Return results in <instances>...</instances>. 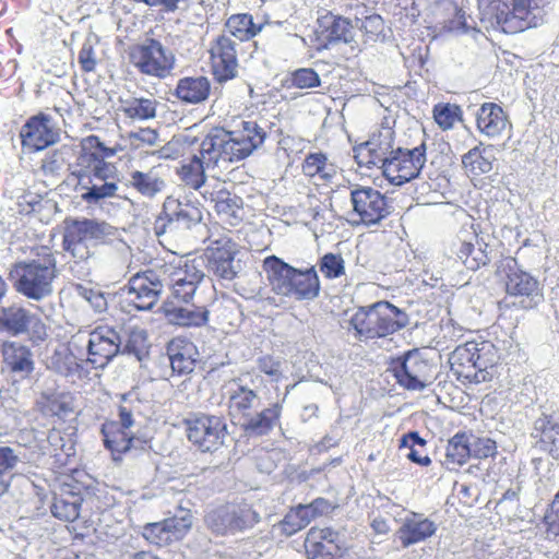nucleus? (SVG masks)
I'll list each match as a JSON object with an SVG mask.
<instances>
[{"mask_svg": "<svg viewBox=\"0 0 559 559\" xmlns=\"http://www.w3.org/2000/svg\"><path fill=\"white\" fill-rule=\"evenodd\" d=\"M265 139V130L255 120L239 118L228 129L212 128L203 139V153L209 164L239 163L262 146Z\"/></svg>", "mask_w": 559, "mask_h": 559, "instance_id": "nucleus-1", "label": "nucleus"}, {"mask_svg": "<svg viewBox=\"0 0 559 559\" xmlns=\"http://www.w3.org/2000/svg\"><path fill=\"white\" fill-rule=\"evenodd\" d=\"M481 22L506 34H518L544 23L543 0H478Z\"/></svg>", "mask_w": 559, "mask_h": 559, "instance_id": "nucleus-2", "label": "nucleus"}, {"mask_svg": "<svg viewBox=\"0 0 559 559\" xmlns=\"http://www.w3.org/2000/svg\"><path fill=\"white\" fill-rule=\"evenodd\" d=\"M115 150L106 147L97 135H88L82 144V152L79 157V165L86 169L78 174L79 186L85 192L81 194L82 200L87 203L97 202L116 194L117 183L107 182L109 164L106 157L114 156Z\"/></svg>", "mask_w": 559, "mask_h": 559, "instance_id": "nucleus-3", "label": "nucleus"}, {"mask_svg": "<svg viewBox=\"0 0 559 559\" xmlns=\"http://www.w3.org/2000/svg\"><path fill=\"white\" fill-rule=\"evenodd\" d=\"M500 360V350L487 340H472L460 344L449 357L451 372L464 385L490 381L491 371Z\"/></svg>", "mask_w": 559, "mask_h": 559, "instance_id": "nucleus-4", "label": "nucleus"}, {"mask_svg": "<svg viewBox=\"0 0 559 559\" xmlns=\"http://www.w3.org/2000/svg\"><path fill=\"white\" fill-rule=\"evenodd\" d=\"M262 267L271 290L277 296L312 300L320 294L321 285L314 266L300 270L276 255H269L263 260Z\"/></svg>", "mask_w": 559, "mask_h": 559, "instance_id": "nucleus-5", "label": "nucleus"}, {"mask_svg": "<svg viewBox=\"0 0 559 559\" xmlns=\"http://www.w3.org/2000/svg\"><path fill=\"white\" fill-rule=\"evenodd\" d=\"M57 276V260L51 252L45 253L40 259L16 262L9 272L14 289L35 301L52 295Z\"/></svg>", "mask_w": 559, "mask_h": 559, "instance_id": "nucleus-6", "label": "nucleus"}, {"mask_svg": "<svg viewBox=\"0 0 559 559\" xmlns=\"http://www.w3.org/2000/svg\"><path fill=\"white\" fill-rule=\"evenodd\" d=\"M349 324L359 341L383 338L402 330L407 316L389 301H377L358 308Z\"/></svg>", "mask_w": 559, "mask_h": 559, "instance_id": "nucleus-7", "label": "nucleus"}, {"mask_svg": "<svg viewBox=\"0 0 559 559\" xmlns=\"http://www.w3.org/2000/svg\"><path fill=\"white\" fill-rule=\"evenodd\" d=\"M259 522V512L246 500L226 502L211 509L204 515L206 527L221 536L250 530Z\"/></svg>", "mask_w": 559, "mask_h": 559, "instance_id": "nucleus-8", "label": "nucleus"}, {"mask_svg": "<svg viewBox=\"0 0 559 559\" xmlns=\"http://www.w3.org/2000/svg\"><path fill=\"white\" fill-rule=\"evenodd\" d=\"M128 58L139 73L156 79L170 75L176 64L173 51L155 38H146L142 43L131 45Z\"/></svg>", "mask_w": 559, "mask_h": 559, "instance_id": "nucleus-9", "label": "nucleus"}, {"mask_svg": "<svg viewBox=\"0 0 559 559\" xmlns=\"http://www.w3.org/2000/svg\"><path fill=\"white\" fill-rule=\"evenodd\" d=\"M188 441L201 453H214L219 450L228 436L226 420L211 414H192L183 419Z\"/></svg>", "mask_w": 559, "mask_h": 559, "instance_id": "nucleus-10", "label": "nucleus"}, {"mask_svg": "<svg viewBox=\"0 0 559 559\" xmlns=\"http://www.w3.org/2000/svg\"><path fill=\"white\" fill-rule=\"evenodd\" d=\"M192 511L179 507L173 516L144 524L141 528V536L147 544L165 548L182 542L192 530Z\"/></svg>", "mask_w": 559, "mask_h": 559, "instance_id": "nucleus-11", "label": "nucleus"}, {"mask_svg": "<svg viewBox=\"0 0 559 559\" xmlns=\"http://www.w3.org/2000/svg\"><path fill=\"white\" fill-rule=\"evenodd\" d=\"M426 155L425 140L414 147H393L382 174L391 183L402 186L419 176L427 160Z\"/></svg>", "mask_w": 559, "mask_h": 559, "instance_id": "nucleus-12", "label": "nucleus"}, {"mask_svg": "<svg viewBox=\"0 0 559 559\" xmlns=\"http://www.w3.org/2000/svg\"><path fill=\"white\" fill-rule=\"evenodd\" d=\"M81 478H87V475L83 471H73L53 496L50 511L56 519L70 523L79 519L82 504L90 496V486Z\"/></svg>", "mask_w": 559, "mask_h": 559, "instance_id": "nucleus-13", "label": "nucleus"}, {"mask_svg": "<svg viewBox=\"0 0 559 559\" xmlns=\"http://www.w3.org/2000/svg\"><path fill=\"white\" fill-rule=\"evenodd\" d=\"M483 234L481 223L475 219L457 233L453 245L454 254L467 270L477 271L490 263L489 243L485 241Z\"/></svg>", "mask_w": 559, "mask_h": 559, "instance_id": "nucleus-14", "label": "nucleus"}, {"mask_svg": "<svg viewBox=\"0 0 559 559\" xmlns=\"http://www.w3.org/2000/svg\"><path fill=\"white\" fill-rule=\"evenodd\" d=\"M134 407L127 395L118 406L119 420H110L103 425L102 432L106 448L111 452L114 460H120L133 444L134 436L130 431L133 426Z\"/></svg>", "mask_w": 559, "mask_h": 559, "instance_id": "nucleus-15", "label": "nucleus"}, {"mask_svg": "<svg viewBox=\"0 0 559 559\" xmlns=\"http://www.w3.org/2000/svg\"><path fill=\"white\" fill-rule=\"evenodd\" d=\"M106 225L94 219H66L62 248L73 258L86 260L90 257L87 241L98 240L106 235Z\"/></svg>", "mask_w": 559, "mask_h": 559, "instance_id": "nucleus-16", "label": "nucleus"}, {"mask_svg": "<svg viewBox=\"0 0 559 559\" xmlns=\"http://www.w3.org/2000/svg\"><path fill=\"white\" fill-rule=\"evenodd\" d=\"M350 201L352 215L357 217L355 221L357 224L374 225L390 213L386 198L372 187L357 186L350 191Z\"/></svg>", "mask_w": 559, "mask_h": 559, "instance_id": "nucleus-17", "label": "nucleus"}, {"mask_svg": "<svg viewBox=\"0 0 559 559\" xmlns=\"http://www.w3.org/2000/svg\"><path fill=\"white\" fill-rule=\"evenodd\" d=\"M237 43L228 35H218L210 45V68L217 83H225L238 75Z\"/></svg>", "mask_w": 559, "mask_h": 559, "instance_id": "nucleus-18", "label": "nucleus"}, {"mask_svg": "<svg viewBox=\"0 0 559 559\" xmlns=\"http://www.w3.org/2000/svg\"><path fill=\"white\" fill-rule=\"evenodd\" d=\"M396 382L408 391H421L432 378V366L418 353H407L391 365Z\"/></svg>", "mask_w": 559, "mask_h": 559, "instance_id": "nucleus-19", "label": "nucleus"}, {"mask_svg": "<svg viewBox=\"0 0 559 559\" xmlns=\"http://www.w3.org/2000/svg\"><path fill=\"white\" fill-rule=\"evenodd\" d=\"M394 131L392 129H381L373 132L369 139L353 147L355 162L359 167L368 169L381 166L384 170V164L394 147Z\"/></svg>", "mask_w": 559, "mask_h": 559, "instance_id": "nucleus-20", "label": "nucleus"}, {"mask_svg": "<svg viewBox=\"0 0 559 559\" xmlns=\"http://www.w3.org/2000/svg\"><path fill=\"white\" fill-rule=\"evenodd\" d=\"M237 242L223 235L205 249L206 269L217 281H233L237 276L235 258L238 253Z\"/></svg>", "mask_w": 559, "mask_h": 559, "instance_id": "nucleus-21", "label": "nucleus"}, {"mask_svg": "<svg viewBox=\"0 0 559 559\" xmlns=\"http://www.w3.org/2000/svg\"><path fill=\"white\" fill-rule=\"evenodd\" d=\"M314 36L317 48L328 49L335 44L350 43L354 39V26L349 19L325 11L317 19Z\"/></svg>", "mask_w": 559, "mask_h": 559, "instance_id": "nucleus-22", "label": "nucleus"}, {"mask_svg": "<svg viewBox=\"0 0 559 559\" xmlns=\"http://www.w3.org/2000/svg\"><path fill=\"white\" fill-rule=\"evenodd\" d=\"M304 548L307 559H340L344 554L340 533L329 526H312Z\"/></svg>", "mask_w": 559, "mask_h": 559, "instance_id": "nucleus-23", "label": "nucleus"}, {"mask_svg": "<svg viewBox=\"0 0 559 559\" xmlns=\"http://www.w3.org/2000/svg\"><path fill=\"white\" fill-rule=\"evenodd\" d=\"M162 289V280L155 271L136 273L128 283V301L136 310H148L158 301Z\"/></svg>", "mask_w": 559, "mask_h": 559, "instance_id": "nucleus-24", "label": "nucleus"}, {"mask_svg": "<svg viewBox=\"0 0 559 559\" xmlns=\"http://www.w3.org/2000/svg\"><path fill=\"white\" fill-rule=\"evenodd\" d=\"M120 337L109 326H97L90 333L87 360L95 368L105 367L119 352Z\"/></svg>", "mask_w": 559, "mask_h": 559, "instance_id": "nucleus-25", "label": "nucleus"}, {"mask_svg": "<svg viewBox=\"0 0 559 559\" xmlns=\"http://www.w3.org/2000/svg\"><path fill=\"white\" fill-rule=\"evenodd\" d=\"M29 326L34 328V332L39 338L46 336L45 324L24 307L11 305L0 308V332H7L16 336L26 333Z\"/></svg>", "mask_w": 559, "mask_h": 559, "instance_id": "nucleus-26", "label": "nucleus"}, {"mask_svg": "<svg viewBox=\"0 0 559 559\" xmlns=\"http://www.w3.org/2000/svg\"><path fill=\"white\" fill-rule=\"evenodd\" d=\"M51 118L39 112L28 118L22 127L20 136L22 145L32 151H41L58 141V133L50 126Z\"/></svg>", "mask_w": 559, "mask_h": 559, "instance_id": "nucleus-27", "label": "nucleus"}, {"mask_svg": "<svg viewBox=\"0 0 559 559\" xmlns=\"http://www.w3.org/2000/svg\"><path fill=\"white\" fill-rule=\"evenodd\" d=\"M437 524L423 513L409 512L395 533L403 548L426 542L437 532Z\"/></svg>", "mask_w": 559, "mask_h": 559, "instance_id": "nucleus-28", "label": "nucleus"}, {"mask_svg": "<svg viewBox=\"0 0 559 559\" xmlns=\"http://www.w3.org/2000/svg\"><path fill=\"white\" fill-rule=\"evenodd\" d=\"M162 269L164 274L169 276L174 297L180 301H189L194 295L203 273L188 262L178 266L164 264Z\"/></svg>", "mask_w": 559, "mask_h": 559, "instance_id": "nucleus-29", "label": "nucleus"}, {"mask_svg": "<svg viewBox=\"0 0 559 559\" xmlns=\"http://www.w3.org/2000/svg\"><path fill=\"white\" fill-rule=\"evenodd\" d=\"M205 200L214 203V211L219 219L227 225L238 226L243 219V201L222 187L218 190H205L202 193Z\"/></svg>", "mask_w": 559, "mask_h": 559, "instance_id": "nucleus-30", "label": "nucleus"}, {"mask_svg": "<svg viewBox=\"0 0 559 559\" xmlns=\"http://www.w3.org/2000/svg\"><path fill=\"white\" fill-rule=\"evenodd\" d=\"M302 175L318 187H329L337 176L338 168L323 152L307 154L301 163Z\"/></svg>", "mask_w": 559, "mask_h": 559, "instance_id": "nucleus-31", "label": "nucleus"}, {"mask_svg": "<svg viewBox=\"0 0 559 559\" xmlns=\"http://www.w3.org/2000/svg\"><path fill=\"white\" fill-rule=\"evenodd\" d=\"M476 128L483 135L496 139L511 128V122L500 105L484 103L476 112Z\"/></svg>", "mask_w": 559, "mask_h": 559, "instance_id": "nucleus-32", "label": "nucleus"}, {"mask_svg": "<svg viewBox=\"0 0 559 559\" xmlns=\"http://www.w3.org/2000/svg\"><path fill=\"white\" fill-rule=\"evenodd\" d=\"M492 148V145L479 142L462 155V168L471 180H479L492 170L496 162Z\"/></svg>", "mask_w": 559, "mask_h": 559, "instance_id": "nucleus-33", "label": "nucleus"}, {"mask_svg": "<svg viewBox=\"0 0 559 559\" xmlns=\"http://www.w3.org/2000/svg\"><path fill=\"white\" fill-rule=\"evenodd\" d=\"M170 366L178 374H188L193 371L199 352L194 343L186 337L173 338L167 347Z\"/></svg>", "mask_w": 559, "mask_h": 559, "instance_id": "nucleus-34", "label": "nucleus"}, {"mask_svg": "<svg viewBox=\"0 0 559 559\" xmlns=\"http://www.w3.org/2000/svg\"><path fill=\"white\" fill-rule=\"evenodd\" d=\"M515 266V259H506V263L503 264V271H506V292L510 296L531 297L537 292L538 282L531 274Z\"/></svg>", "mask_w": 559, "mask_h": 559, "instance_id": "nucleus-35", "label": "nucleus"}, {"mask_svg": "<svg viewBox=\"0 0 559 559\" xmlns=\"http://www.w3.org/2000/svg\"><path fill=\"white\" fill-rule=\"evenodd\" d=\"M2 360L12 373L31 374L34 361L31 349L17 342L4 341L1 345Z\"/></svg>", "mask_w": 559, "mask_h": 559, "instance_id": "nucleus-36", "label": "nucleus"}, {"mask_svg": "<svg viewBox=\"0 0 559 559\" xmlns=\"http://www.w3.org/2000/svg\"><path fill=\"white\" fill-rule=\"evenodd\" d=\"M217 164H209L203 153V141L200 145L199 155H193L189 160L183 162L177 169L179 179L189 188L199 190L206 180L205 169L214 168Z\"/></svg>", "mask_w": 559, "mask_h": 559, "instance_id": "nucleus-37", "label": "nucleus"}, {"mask_svg": "<svg viewBox=\"0 0 559 559\" xmlns=\"http://www.w3.org/2000/svg\"><path fill=\"white\" fill-rule=\"evenodd\" d=\"M282 413L283 403L275 402L257 415L251 414L242 424L243 430L250 436H265L280 425Z\"/></svg>", "mask_w": 559, "mask_h": 559, "instance_id": "nucleus-38", "label": "nucleus"}, {"mask_svg": "<svg viewBox=\"0 0 559 559\" xmlns=\"http://www.w3.org/2000/svg\"><path fill=\"white\" fill-rule=\"evenodd\" d=\"M534 438L540 451L559 460V421L550 417L539 419L535 426Z\"/></svg>", "mask_w": 559, "mask_h": 559, "instance_id": "nucleus-39", "label": "nucleus"}, {"mask_svg": "<svg viewBox=\"0 0 559 559\" xmlns=\"http://www.w3.org/2000/svg\"><path fill=\"white\" fill-rule=\"evenodd\" d=\"M211 92V83L205 76H186L178 81L175 95L185 103L199 104L204 102Z\"/></svg>", "mask_w": 559, "mask_h": 559, "instance_id": "nucleus-40", "label": "nucleus"}, {"mask_svg": "<svg viewBox=\"0 0 559 559\" xmlns=\"http://www.w3.org/2000/svg\"><path fill=\"white\" fill-rule=\"evenodd\" d=\"M37 406L45 416L64 418L74 412V397L66 392L43 393Z\"/></svg>", "mask_w": 559, "mask_h": 559, "instance_id": "nucleus-41", "label": "nucleus"}, {"mask_svg": "<svg viewBox=\"0 0 559 559\" xmlns=\"http://www.w3.org/2000/svg\"><path fill=\"white\" fill-rule=\"evenodd\" d=\"M163 312L169 322L181 326H202L209 321L205 307L183 308L165 305Z\"/></svg>", "mask_w": 559, "mask_h": 559, "instance_id": "nucleus-42", "label": "nucleus"}, {"mask_svg": "<svg viewBox=\"0 0 559 559\" xmlns=\"http://www.w3.org/2000/svg\"><path fill=\"white\" fill-rule=\"evenodd\" d=\"M225 28L229 37L249 41L261 33L263 24L254 23L253 16L249 13H236L227 19Z\"/></svg>", "mask_w": 559, "mask_h": 559, "instance_id": "nucleus-43", "label": "nucleus"}, {"mask_svg": "<svg viewBox=\"0 0 559 559\" xmlns=\"http://www.w3.org/2000/svg\"><path fill=\"white\" fill-rule=\"evenodd\" d=\"M258 394L246 385H238L228 399V414L236 419L246 420L252 414Z\"/></svg>", "mask_w": 559, "mask_h": 559, "instance_id": "nucleus-44", "label": "nucleus"}, {"mask_svg": "<svg viewBox=\"0 0 559 559\" xmlns=\"http://www.w3.org/2000/svg\"><path fill=\"white\" fill-rule=\"evenodd\" d=\"M168 203L165 207V214L169 225L176 223L183 228H191L202 221L201 209L191 202H176V206L171 212H167Z\"/></svg>", "mask_w": 559, "mask_h": 559, "instance_id": "nucleus-45", "label": "nucleus"}, {"mask_svg": "<svg viewBox=\"0 0 559 559\" xmlns=\"http://www.w3.org/2000/svg\"><path fill=\"white\" fill-rule=\"evenodd\" d=\"M471 432L459 431L449 439L445 457L450 463L462 466L471 459Z\"/></svg>", "mask_w": 559, "mask_h": 559, "instance_id": "nucleus-46", "label": "nucleus"}, {"mask_svg": "<svg viewBox=\"0 0 559 559\" xmlns=\"http://www.w3.org/2000/svg\"><path fill=\"white\" fill-rule=\"evenodd\" d=\"M310 522L311 515H306L305 508L298 504L290 508L275 527L282 536L289 537L304 530Z\"/></svg>", "mask_w": 559, "mask_h": 559, "instance_id": "nucleus-47", "label": "nucleus"}, {"mask_svg": "<svg viewBox=\"0 0 559 559\" xmlns=\"http://www.w3.org/2000/svg\"><path fill=\"white\" fill-rule=\"evenodd\" d=\"M426 443V440L423 439L417 431H411L402 436L399 447L400 449H409L406 456L413 463L420 466H429L431 464V459L425 451Z\"/></svg>", "mask_w": 559, "mask_h": 559, "instance_id": "nucleus-48", "label": "nucleus"}, {"mask_svg": "<svg viewBox=\"0 0 559 559\" xmlns=\"http://www.w3.org/2000/svg\"><path fill=\"white\" fill-rule=\"evenodd\" d=\"M156 107L155 99L133 97L122 103V112L132 120H148L156 116Z\"/></svg>", "mask_w": 559, "mask_h": 559, "instance_id": "nucleus-49", "label": "nucleus"}, {"mask_svg": "<svg viewBox=\"0 0 559 559\" xmlns=\"http://www.w3.org/2000/svg\"><path fill=\"white\" fill-rule=\"evenodd\" d=\"M432 117L441 130L448 131L462 120L463 111L456 104L438 103L432 108Z\"/></svg>", "mask_w": 559, "mask_h": 559, "instance_id": "nucleus-50", "label": "nucleus"}, {"mask_svg": "<svg viewBox=\"0 0 559 559\" xmlns=\"http://www.w3.org/2000/svg\"><path fill=\"white\" fill-rule=\"evenodd\" d=\"M131 185L141 194L153 197L162 190L164 182L151 174L135 170L131 173Z\"/></svg>", "mask_w": 559, "mask_h": 559, "instance_id": "nucleus-51", "label": "nucleus"}, {"mask_svg": "<svg viewBox=\"0 0 559 559\" xmlns=\"http://www.w3.org/2000/svg\"><path fill=\"white\" fill-rule=\"evenodd\" d=\"M318 265L326 280H335L345 275V260L340 253L328 252L323 254Z\"/></svg>", "mask_w": 559, "mask_h": 559, "instance_id": "nucleus-52", "label": "nucleus"}, {"mask_svg": "<svg viewBox=\"0 0 559 559\" xmlns=\"http://www.w3.org/2000/svg\"><path fill=\"white\" fill-rule=\"evenodd\" d=\"M471 457L486 460L495 457L498 453L497 443L488 437H477L471 432L469 439Z\"/></svg>", "mask_w": 559, "mask_h": 559, "instance_id": "nucleus-53", "label": "nucleus"}, {"mask_svg": "<svg viewBox=\"0 0 559 559\" xmlns=\"http://www.w3.org/2000/svg\"><path fill=\"white\" fill-rule=\"evenodd\" d=\"M150 344L147 333L143 329L133 328L128 333L126 350L134 354L139 359L147 354Z\"/></svg>", "mask_w": 559, "mask_h": 559, "instance_id": "nucleus-54", "label": "nucleus"}, {"mask_svg": "<svg viewBox=\"0 0 559 559\" xmlns=\"http://www.w3.org/2000/svg\"><path fill=\"white\" fill-rule=\"evenodd\" d=\"M290 83L294 87L306 90L321 84L319 74L311 68H300L292 72Z\"/></svg>", "mask_w": 559, "mask_h": 559, "instance_id": "nucleus-55", "label": "nucleus"}, {"mask_svg": "<svg viewBox=\"0 0 559 559\" xmlns=\"http://www.w3.org/2000/svg\"><path fill=\"white\" fill-rule=\"evenodd\" d=\"M257 367L261 373L265 374L273 382H280L284 378L282 361L272 355L259 357Z\"/></svg>", "mask_w": 559, "mask_h": 559, "instance_id": "nucleus-56", "label": "nucleus"}, {"mask_svg": "<svg viewBox=\"0 0 559 559\" xmlns=\"http://www.w3.org/2000/svg\"><path fill=\"white\" fill-rule=\"evenodd\" d=\"M544 524L549 536H559V491L555 495L554 500L546 510Z\"/></svg>", "mask_w": 559, "mask_h": 559, "instance_id": "nucleus-57", "label": "nucleus"}, {"mask_svg": "<svg viewBox=\"0 0 559 559\" xmlns=\"http://www.w3.org/2000/svg\"><path fill=\"white\" fill-rule=\"evenodd\" d=\"M78 62L84 73H91L96 70L97 57L94 45L90 40H85L78 55Z\"/></svg>", "mask_w": 559, "mask_h": 559, "instance_id": "nucleus-58", "label": "nucleus"}, {"mask_svg": "<svg viewBox=\"0 0 559 559\" xmlns=\"http://www.w3.org/2000/svg\"><path fill=\"white\" fill-rule=\"evenodd\" d=\"M131 146L135 150L144 145L153 146L158 141V133L152 128H141L135 132H130L128 135Z\"/></svg>", "mask_w": 559, "mask_h": 559, "instance_id": "nucleus-59", "label": "nucleus"}, {"mask_svg": "<svg viewBox=\"0 0 559 559\" xmlns=\"http://www.w3.org/2000/svg\"><path fill=\"white\" fill-rule=\"evenodd\" d=\"M452 15L453 16L451 19L444 21V29L449 32L468 29L465 11L455 3H452Z\"/></svg>", "mask_w": 559, "mask_h": 559, "instance_id": "nucleus-60", "label": "nucleus"}, {"mask_svg": "<svg viewBox=\"0 0 559 559\" xmlns=\"http://www.w3.org/2000/svg\"><path fill=\"white\" fill-rule=\"evenodd\" d=\"M305 508L306 515H311V521L326 513L330 509V502L324 498H317L308 504H299Z\"/></svg>", "mask_w": 559, "mask_h": 559, "instance_id": "nucleus-61", "label": "nucleus"}, {"mask_svg": "<svg viewBox=\"0 0 559 559\" xmlns=\"http://www.w3.org/2000/svg\"><path fill=\"white\" fill-rule=\"evenodd\" d=\"M19 459L9 447H0V477L16 465Z\"/></svg>", "mask_w": 559, "mask_h": 559, "instance_id": "nucleus-62", "label": "nucleus"}, {"mask_svg": "<svg viewBox=\"0 0 559 559\" xmlns=\"http://www.w3.org/2000/svg\"><path fill=\"white\" fill-rule=\"evenodd\" d=\"M361 27L367 34H370L369 38H373L382 32L383 22L380 15L374 14L367 16L364 20Z\"/></svg>", "mask_w": 559, "mask_h": 559, "instance_id": "nucleus-63", "label": "nucleus"}, {"mask_svg": "<svg viewBox=\"0 0 559 559\" xmlns=\"http://www.w3.org/2000/svg\"><path fill=\"white\" fill-rule=\"evenodd\" d=\"M371 527L376 534H388L391 528L389 520L382 515H377L372 519Z\"/></svg>", "mask_w": 559, "mask_h": 559, "instance_id": "nucleus-64", "label": "nucleus"}]
</instances>
